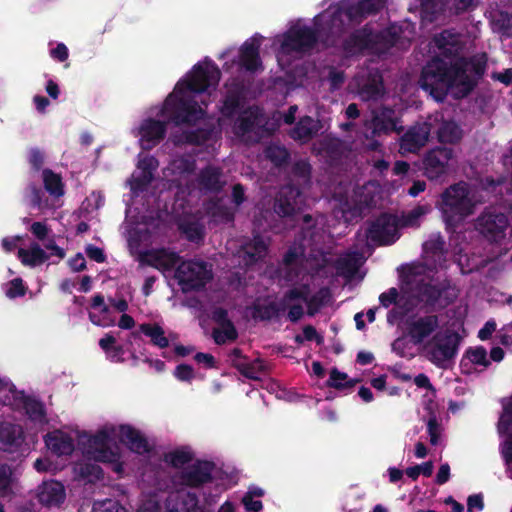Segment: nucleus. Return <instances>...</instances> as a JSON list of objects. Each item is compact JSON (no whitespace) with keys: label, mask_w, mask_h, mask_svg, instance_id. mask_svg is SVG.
<instances>
[{"label":"nucleus","mask_w":512,"mask_h":512,"mask_svg":"<svg viewBox=\"0 0 512 512\" xmlns=\"http://www.w3.org/2000/svg\"><path fill=\"white\" fill-rule=\"evenodd\" d=\"M220 76L221 72L213 61H207L205 66L196 64L189 80L178 82L174 91L167 96L160 115L167 116L177 126L195 124L203 118L205 112L197 101L186 96V91L205 92L210 86L218 84Z\"/></svg>","instance_id":"1"},{"label":"nucleus","mask_w":512,"mask_h":512,"mask_svg":"<svg viewBox=\"0 0 512 512\" xmlns=\"http://www.w3.org/2000/svg\"><path fill=\"white\" fill-rule=\"evenodd\" d=\"M419 85L436 101H444L448 95V62L439 56L433 57L423 67Z\"/></svg>","instance_id":"2"},{"label":"nucleus","mask_w":512,"mask_h":512,"mask_svg":"<svg viewBox=\"0 0 512 512\" xmlns=\"http://www.w3.org/2000/svg\"><path fill=\"white\" fill-rule=\"evenodd\" d=\"M384 40L388 46L396 43L395 35L390 32L374 33L371 29L362 27L344 39L342 49L347 56H355L362 54L365 50L375 49L376 44Z\"/></svg>","instance_id":"3"},{"label":"nucleus","mask_w":512,"mask_h":512,"mask_svg":"<svg viewBox=\"0 0 512 512\" xmlns=\"http://www.w3.org/2000/svg\"><path fill=\"white\" fill-rule=\"evenodd\" d=\"M175 278L184 291H199L212 279V272L206 262L188 260L179 263Z\"/></svg>","instance_id":"4"},{"label":"nucleus","mask_w":512,"mask_h":512,"mask_svg":"<svg viewBox=\"0 0 512 512\" xmlns=\"http://www.w3.org/2000/svg\"><path fill=\"white\" fill-rule=\"evenodd\" d=\"M318 39V29L306 25H296L290 27L283 35L281 48L287 54L292 52L307 53L316 46Z\"/></svg>","instance_id":"5"},{"label":"nucleus","mask_w":512,"mask_h":512,"mask_svg":"<svg viewBox=\"0 0 512 512\" xmlns=\"http://www.w3.org/2000/svg\"><path fill=\"white\" fill-rule=\"evenodd\" d=\"M365 236L377 246L393 244L399 238L397 217L389 213L380 214L368 223Z\"/></svg>","instance_id":"6"},{"label":"nucleus","mask_w":512,"mask_h":512,"mask_svg":"<svg viewBox=\"0 0 512 512\" xmlns=\"http://www.w3.org/2000/svg\"><path fill=\"white\" fill-rule=\"evenodd\" d=\"M478 194V189H468L465 183L450 187V222L471 214L474 206L482 201L483 196Z\"/></svg>","instance_id":"7"},{"label":"nucleus","mask_w":512,"mask_h":512,"mask_svg":"<svg viewBox=\"0 0 512 512\" xmlns=\"http://www.w3.org/2000/svg\"><path fill=\"white\" fill-rule=\"evenodd\" d=\"M476 228L489 241L501 243L506 239L509 224L503 213L495 208H490L478 218Z\"/></svg>","instance_id":"8"},{"label":"nucleus","mask_w":512,"mask_h":512,"mask_svg":"<svg viewBox=\"0 0 512 512\" xmlns=\"http://www.w3.org/2000/svg\"><path fill=\"white\" fill-rule=\"evenodd\" d=\"M306 192L295 185L285 184L275 198L273 209L280 217H288L300 211L306 204Z\"/></svg>","instance_id":"9"},{"label":"nucleus","mask_w":512,"mask_h":512,"mask_svg":"<svg viewBox=\"0 0 512 512\" xmlns=\"http://www.w3.org/2000/svg\"><path fill=\"white\" fill-rule=\"evenodd\" d=\"M215 464L208 460H196L178 474L179 483L189 488H201L214 480Z\"/></svg>","instance_id":"10"},{"label":"nucleus","mask_w":512,"mask_h":512,"mask_svg":"<svg viewBox=\"0 0 512 512\" xmlns=\"http://www.w3.org/2000/svg\"><path fill=\"white\" fill-rule=\"evenodd\" d=\"M432 132L430 122H417L410 126L399 139V152L402 155L418 153L428 142Z\"/></svg>","instance_id":"11"},{"label":"nucleus","mask_w":512,"mask_h":512,"mask_svg":"<svg viewBox=\"0 0 512 512\" xmlns=\"http://www.w3.org/2000/svg\"><path fill=\"white\" fill-rule=\"evenodd\" d=\"M479 67H476L472 62L461 58L454 64L450 58V90L459 86V93L457 96L466 95L474 85V79L479 74Z\"/></svg>","instance_id":"12"},{"label":"nucleus","mask_w":512,"mask_h":512,"mask_svg":"<svg viewBox=\"0 0 512 512\" xmlns=\"http://www.w3.org/2000/svg\"><path fill=\"white\" fill-rule=\"evenodd\" d=\"M3 405L21 406L32 421H43L46 417L44 404L32 396L25 395L24 391L16 389L15 385L10 386V393L4 395Z\"/></svg>","instance_id":"13"},{"label":"nucleus","mask_w":512,"mask_h":512,"mask_svg":"<svg viewBox=\"0 0 512 512\" xmlns=\"http://www.w3.org/2000/svg\"><path fill=\"white\" fill-rule=\"evenodd\" d=\"M329 298V288L322 287L315 294L310 296V289L308 285H302L300 288H291L284 294V301H304L307 305V315L311 317L320 311Z\"/></svg>","instance_id":"14"},{"label":"nucleus","mask_w":512,"mask_h":512,"mask_svg":"<svg viewBox=\"0 0 512 512\" xmlns=\"http://www.w3.org/2000/svg\"><path fill=\"white\" fill-rule=\"evenodd\" d=\"M423 258L430 270L446 269L447 253L445 240L440 233H432L423 245Z\"/></svg>","instance_id":"15"},{"label":"nucleus","mask_w":512,"mask_h":512,"mask_svg":"<svg viewBox=\"0 0 512 512\" xmlns=\"http://www.w3.org/2000/svg\"><path fill=\"white\" fill-rule=\"evenodd\" d=\"M499 433L504 437L501 453L505 460L508 476L512 479V398L504 404V412L498 425Z\"/></svg>","instance_id":"16"},{"label":"nucleus","mask_w":512,"mask_h":512,"mask_svg":"<svg viewBox=\"0 0 512 512\" xmlns=\"http://www.w3.org/2000/svg\"><path fill=\"white\" fill-rule=\"evenodd\" d=\"M140 260L143 264L160 271H170L176 265H179L180 256L177 252L166 248H159L143 252Z\"/></svg>","instance_id":"17"},{"label":"nucleus","mask_w":512,"mask_h":512,"mask_svg":"<svg viewBox=\"0 0 512 512\" xmlns=\"http://www.w3.org/2000/svg\"><path fill=\"white\" fill-rule=\"evenodd\" d=\"M167 132V122L147 118L139 128L141 147L150 150L162 141Z\"/></svg>","instance_id":"18"},{"label":"nucleus","mask_w":512,"mask_h":512,"mask_svg":"<svg viewBox=\"0 0 512 512\" xmlns=\"http://www.w3.org/2000/svg\"><path fill=\"white\" fill-rule=\"evenodd\" d=\"M197 184L204 193L219 194L226 185L221 167L206 165L197 175Z\"/></svg>","instance_id":"19"},{"label":"nucleus","mask_w":512,"mask_h":512,"mask_svg":"<svg viewBox=\"0 0 512 512\" xmlns=\"http://www.w3.org/2000/svg\"><path fill=\"white\" fill-rule=\"evenodd\" d=\"M118 438L130 451L138 455L148 454L152 450L147 438L138 429L129 424L119 426Z\"/></svg>","instance_id":"20"},{"label":"nucleus","mask_w":512,"mask_h":512,"mask_svg":"<svg viewBox=\"0 0 512 512\" xmlns=\"http://www.w3.org/2000/svg\"><path fill=\"white\" fill-rule=\"evenodd\" d=\"M36 497L43 507L58 508L66 498L65 488L59 481H44L38 486Z\"/></svg>","instance_id":"21"},{"label":"nucleus","mask_w":512,"mask_h":512,"mask_svg":"<svg viewBox=\"0 0 512 512\" xmlns=\"http://www.w3.org/2000/svg\"><path fill=\"white\" fill-rule=\"evenodd\" d=\"M25 441L22 427L10 422L0 423V451L15 453L20 450Z\"/></svg>","instance_id":"22"},{"label":"nucleus","mask_w":512,"mask_h":512,"mask_svg":"<svg viewBox=\"0 0 512 512\" xmlns=\"http://www.w3.org/2000/svg\"><path fill=\"white\" fill-rule=\"evenodd\" d=\"M261 43L256 39L245 41L239 49V66L248 72H256L262 68L260 58Z\"/></svg>","instance_id":"23"},{"label":"nucleus","mask_w":512,"mask_h":512,"mask_svg":"<svg viewBox=\"0 0 512 512\" xmlns=\"http://www.w3.org/2000/svg\"><path fill=\"white\" fill-rule=\"evenodd\" d=\"M19 491L20 483L15 469L7 463H0V498L11 501Z\"/></svg>","instance_id":"24"},{"label":"nucleus","mask_w":512,"mask_h":512,"mask_svg":"<svg viewBox=\"0 0 512 512\" xmlns=\"http://www.w3.org/2000/svg\"><path fill=\"white\" fill-rule=\"evenodd\" d=\"M243 259L247 265L262 261L268 253V244L260 234H256L241 246Z\"/></svg>","instance_id":"25"},{"label":"nucleus","mask_w":512,"mask_h":512,"mask_svg":"<svg viewBox=\"0 0 512 512\" xmlns=\"http://www.w3.org/2000/svg\"><path fill=\"white\" fill-rule=\"evenodd\" d=\"M438 327V318L435 315L420 317L412 321L408 326V334L414 343H421L425 338L430 336Z\"/></svg>","instance_id":"26"},{"label":"nucleus","mask_w":512,"mask_h":512,"mask_svg":"<svg viewBox=\"0 0 512 512\" xmlns=\"http://www.w3.org/2000/svg\"><path fill=\"white\" fill-rule=\"evenodd\" d=\"M443 290L444 287H439L421 279L416 283L413 293L418 302L423 303L429 309L435 307L442 296Z\"/></svg>","instance_id":"27"},{"label":"nucleus","mask_w":512,"mask_h":512,"mask_svg":"<svg viewBox=\"0 0 512 512\" xmlns=\"http://www.w3.org/2000/svg\"><path fill=\"white\" fill-rule=\"evenodd\" d=\"M423 160L427 177L438 178L445 172L446 165L448 164V149L431 150Z\"/></svg>","instance_id":"28"},{"label":"nucleus","mask_w":512,"mask_h":512,"mask_svg":"<svg viewBox=\"0 0 512 512\" xmlns=\"http://www.w3.org/2000/svg\"><path fill=\"white\" fill-rule=\"evenodd\" d=\"M44 440L47 448L57 456L71 455L74 451L72 437L62 431L48 433Z\"/></svg>","instance_id":"29"},{"label":"nucleus","mask_w":512,"mask_h":512,"mask_svg":"<svg viewBox=\"0 0 512 512\" xmlns=\"http://www.w3.org/2000/svg\"><path fill=\"white\" fill-rule=\"evenodd\" d=\"M322 150L326 162L332 167L340 166L344 159L350 154V149L347 144L341 139H329L323 143Z\"/></svg>","instance_id":"30"},{"label":"nucleus","mask_w":512,"mask_h":512,"mask_svg":"<svg viewBox=\"0 0 512 512\" xmlns=\"http://www.w3.org/2000/svg\"><path fill=\"white\" fill-rule=\"evenodd\" d=\"M17 257L22 265L31 268L42 265L49 259V255L37 242H32L28 249L19 248Z\"/></svg>","instance_id":"31"},{"label":"nucleus","mask_w":512,"mask_h":512,"mask_svg":"<svg viewBox=\"0 0 512 512\" xmlns=\"http://www.w3.org/2000/svg\"><path fill=\"white\" fill-rule=\"evenodd\" d=\"M244 98L243 86L235 84L231 86L223 99L221 113L227 118L233 117L239 110Z\"/></svg>","instance_id":"32"},{"label":"nucleus","mask_w":512,"mask_h":512,"mask_svg":"<svg viewBox=\"0 0 512 512\" xmlns=\"http://www.w3.org/2000/svg\"><path fill=\"white\" fill-rule=\"evenodd\" d=\"M287 302L284 301L283 297L279 303L275 301L268 304L254 303L252 306V317L261 321H270L278 318L280 313L286 310Z\"/></svg>","instance_id":"33"},{"label":"nucleus","mask_w":512,"mask_h":512,"mask_svg":"<svg viewBox=\"0 0 512 512\" xmlns=\"http://www.w3.org/2000/svg\"><path fill=\"white\" fill-rule=\"evenodd\" d=\"M311 165L304 160L294 163L291 170L289 185H295L303 191H307L311 186Z\"/></svg>","instance_id":"34"},{"label":"nucleus","mask_w":512,"mask_h":512,"mask_svg":"<svg viewBox=\"0 0 512 512\" xmlns=\"http://www.w3.org/2000/svg\"><path fill=\"white\" fill-rule=\"evenodd\" d=\"M319 131L318 121L310 116H304L299 119L290 135L295 140L308 141L317 135Z\"/></svg>","instance_id":"35"},{"label":"nucleus","mask_w":512,"mask_h":512,"mask_svg":"<svg viewBox=\"0 0 512 512\" xmlns=\"http://www.w3.org/2000/svg\"><path fill=\"white\" fill-rule=\"evenodd\" d=\"M139 331L150 338L151 344L161 349L169 346V339L165 336L164 329L158 323H142Z\"/></svg>","instance_id":"36"},{"label":"nucleus","mask_w":512,"mask_h":512,"mask_svg":"<svg viewBox=\"0 0 512 512\" xmlns=\"http://www.w3.org/2000/svg\"><path fill=\"white\" fill-rule=\"evenodd\" d=\"M360 382L358 378H349L347 373L339 371L337 368H332L330 371L329 379L326 386L334 388L339 391L353 388Z\"/></svg>","instance_id":"37"},{"label":"nucleus","mask_w":512,"mask_h":512,"mask_svg":"<svg viewBox=\"0 0 512 512\" xmlns=\"http://www.w3.org/2000/svg\"><path fill=\"white\" fill-rule=\"evenodd\" d=\"M42 178L45 190L54 197H60L64 194V185L60 175L46 168L42 171Z\"/></svg>","instance_id":"38"},{"label":"nucleus","mask_w":512,"mask_h":512,"mask_svg":"<svg viewBox=\"0 0 512 512\" xmlns=\"http://www.w3.org/2000/svg\"><path fill=\"white\" fill-rule=\"evenodd\" d=\"M454 262L458 265L463 274L470 273L486 264V261L480 260L478 257H470L467 253H463V249H460L459 252L454 255Z\"/></svg>","instance_id":"39"},{"label":"nucleus","mask_w":512,"mask_h":512,"mask_svg":"<svg viewBox=\"0 0 512 512\" xmlns=\"http://www.w3.org/2000/svg\"><path fill=\"white\" fill-rule=\"evenodd\" d=\"M164 460L173 468H181L193 460V453L186 449H175L166 453Z\"/></svg>","instance_id":"40"},{"label":"nucleus","mask_w":512,"mask_h":512,"mask_svg":"<svg viewBox=\"0 0 512 512\" xmlns=\"http://www.w3.org/2000/svg\"><path fill=\"white\" fill-rule=\"evenodd\" d=\"M423 19L433 22L437 19V13L445 7L447 0H419Z\"/></svg>","instance_id":"41"},{"label":"nucleus","mask_w":512,"mask_h":512,"mask_svg":"<svg viewBox=\"0 0 512 512\" xmlns=\"http://www.w3.org/2000/svg\"><path fill=\"white\" fill-rule=\"evenodd\" d=\"M265 156L268 160H270L275 166H282L288 163L290 159V154L288 150L280 145H269L265 149Z\"/></svg>","instance_id":"42"},{"label":"nucleus","mask_w":512,"mask_h":512,"mask_svg":"<svg viewBox=\"0 0 512 512\" xmlns=\"http://www.w3.org/2000/svg\"><path fill=\"white\" fill-rule=\"evenodd\" d=\"M212 337L218 345H223L227 341H235L238 338V332L233 322H228L222 326V329H213Z\"/></svg>","instance_id":"43"},{"label":"nucleus","mask_w":512,"mask_h":512,"mask_svg":"<svg viewBox=\"0 0 512 512\" xmlns=\"http://www.w3.org/2000/svg\"><path fill=\"white\" fill-rule=\"evenodd\" d=\"M179 229L185 235L186 239L190 242L199 244L204 240V229L199 223H183L179 226Z\"/></svg>","instance_id":"44"},{"label":"nucleus","mask_w":512,"mask_h":512,"mask_svg":"<svg viewBox=\"0 0 512 512\" xmlns=\"http://www.w3.org/2000/svg\"><path fill=\"white\" fill-rule=\"evenodd\" d=\"M213 129L197 128L184 132L185 142L191 145H204L212 137Z\"/></svg>","instance_id":"45"},{"label":"nucleus","mask_w":512,"mask_h":512,"mask_svg":"<svg viewBox=\"0 0 512 512\" xmlns=\"http://www.w3.org/2000/svg\"><path fill=\"white\" fill-rule=\"evenodd\" d=\"M241 375L248 379L258 380L260 374L264 370V363L261 359H255L253 361H248V359L242 364L241 367L237 369Z\"/></svg>","instance_id":"46"},{"label":"nucleus","mask_w":512,"mask_h":512,"mask_svg":"<svg viewBox=\"0 0 512 512\" xmlns=\"http://www.w3.org/2000/svg\"><path fill=\"white\" fill-rule=\"evenodd\" d=\"M111 442V436L107 430H99L96 434L92 435L88 439V449L87 453L92 454V452L97 451Z\"/></svg>","instance_id":"47"},{"label":"nucleus","mask_w":512,"mask_h":512,"mask_svg":"<svg viewBox=\"0 0 512 512\" xmlns=\"http://www.w3.org/2000/svg\"><path fill=\"white\" fill-rule=\"evenodd\" d=\"M361 93L367 99H378L383 94L382 79L373 78L368 80L362 86Z\"/></svg>","instance_id":"48"},{"label":"nucleus","mask_w":512,"mask_h":512,"mask_svg":"<svg viewBox=\"0 0 512 512\" xmlns=\"http://www.w3.org/2000/svg\"><path fill=\"white\" fill-rule=\"evenodd\" d=\"M469 361L480 367H487L489 365V359L487 356V351L483 347H475L471 348L467 351L464 361Z\"/></svg>","instance_id":"49"},{"label":"nucleus","mask_w":512,"mask_h":512,"mask_svg":"<svg viewBox=\"0 0 512 512\" xmlns=\"http://www.w3.org/2000/svg\"><path fill=\"white\" fill-rule=\"evenodd\" d=\"M384 6V0H361L358 2L356 10L359 15L367 16L378 13Z\"/></svg>","instance_id":"50"},{"label":"nucleus","mask_w":512,"mask_h":512,"mask_svg":"<svg viewBox=\"0 0 512 512\" xmlns=\"http://www.w3.org/2000/svg\"><path fill=\"white\" fill-rule=\"evenodd\" d=\"M428 208L423 205H418L412 210L408 211L402 216V226L404 227H416L419 226V219L425 215Z\"/></svg>","instance_id":"51"},{"label":"nucleus","mask_w":512,"mask_h":512,"mask_svg":"<svg viewBox=\"0 0 512 512\" xmlns=\"http://www.w3.org/2000/svg\"><path fill=\"white\" fill-rule=\"evenodd\" d=\"M91 456L94 460L103 463L117 462L120 459L118 448L113 449L110 447V444L92 452Z\"/></svg>","instance_id":"52"},{"label":"nucleus","mask_w":512,"mask_h":512,"mask_svg":"<svg viewBox=\"0 0 512 512\" xmlns=\"http://www.w3.org/2000/svg\"><path fill=\"white\" fill-rule=\"evenodd\" d=\"M466 314V308L462 307L458 312V317L453 323V329H450V345L457 343L466 336V331L463 326V318Z\"/></svg>","instance_id":"53"},{"label":"nucleus","mask_w":512,"mask_h":512,"mask_svg":"<svg viewBox=\"0 0 512 512\" xmlns=\"http://www.w3.org/2000/svg\"><path fill=\"white\" fill-rule=\"evenodd\" d=\"M441 336L442 339L440 343H436L438 336H435L433 339L434 346L432 348V355L436 359L448 361V330H443Z\"/></svg>","instance_id":"54"},{"label":"nucleus","mask_w":512,"mask_h":512,"mask_svg":"<svg viewBox=\"0 0 512 512\" xmlns=\"http://www.w3.org/2000/svg\"><path fill=\"white\" fill-rule=\"evenodd\" d=\"M44 192L35 183H30L25 190V199L32 208H40Z\"/></svg>","instance_id":"55"},{"label":"nucleus","mask_w":512,"mask_h":512,"mask_svg":"<svg viewBox=\"0 0 512 512\" xmlns=\"http://www.w3.org/2000/svg\"><path fill=\"white\" fill-rule=\"evenodd\" d=\"M154 176L151 172L140 170L139 175L134 176L131 182V189L135 192H143L151 184Z\"/></svg>","instance_id":"56"},{"label":"nucleus","mask_w":512,"mask_h":512,"mask_svg":"<svg viewBox=\"0 0 512 512\" xmlns=\"http://www.w3.org/2000/svg\"><path fill=\"white\" fill-rule=\"evenodd\" d=\"M433 468V463L431 461H427L420 465L408 467L405 472L409 478L412 480H417L421 474L425 477L431 476L433 473Z\"/></svg>","instance_id":"57"},{"label":"nucleus","mask_w":512,"mask_h":512,"mask_svg":"<svg viewBox=\"0 0 512 512\" xmlns=\"http://www.w3.org/2000/svg\"><path fill=\"white\" fill-rule=\"evenodd\" d=\"M182 504L183 508H187V512H199V499L196 493L186 492L176 496Z\"/></svg>","instance_id":"58"},{"label":"nucleus","mask_w":512,"mask_h":512,"mask_svg":"<svg viewBox=\"0 0 512 512\" xmlns=\"http://www.w3.org/2000/svg\"><path fill=\"white\" fill-rule=\"evenodd\" d=\"M27 287L22 278L17 277L9 282V288L6 290V296L10 299L22 297L26 294Z\"/></svg>","instance_id":"59"},{"label":"nucleus","mask_w":512,"mask_h":512,"mask_svg":"<svg viewBox=\"0 0 512 512\" xmlns=\"http://www.w3.org/2000/svg\"><path fill=\"white\" fill-rule=\"evenodd\" d=\"M431 46L437 48L443 57L448 58V29L436 34L431 41Z\"/></svg>","instance_id":"60"},{"label":"nucleus","mask_w":512,"mask_h":512,"mask_svg":"<svg viewBox=\"0 0 512 512\" xmlns=\"http://www.w3.org/2000/svg\"><path fill=\"white\" fill-rule=\"evenodd\" d=\"M256 125V119L252 115L240 116L236 122V130L240 135H246L252 132Z\"/></svg>","instance_id":"61"},{"label":"nucleus","mask_w":512,"mask_h":512,"mask_svg":"<svg viewBox=\"0 0 512 512\" xmlns=\"http://www.w3.org/2000/svg\"><path fill=\"white\" fill-rule=\"evenodd\" d=\"M173 375L183 382H191L195 377L193 367L185 363L177 365Z\"/></svg>","instance_id":"62"},{"label":"nucleus","mask_w":512,"mask_h":512,"mask_svg":"<svg viewBox=\"0 0 512 512\" xmlns=\"http://www.w3.org/2000/svg\"><path fill=\"white\" fill-rule=\"evenodd\" d=\"M427 431L432 445H436L440 436V424L436 416H431L427 423Z\"/></svg>","instance_id":"63"},{"label":"nucleus","mask_w":512,"mask_h":512,"mask_svg":"<svg viewBox=\"0 0 512 512\" xmlns=\"http://www.w3.org/2000/svg\"><path fill=\"white\" fill-rule=\"evenodd\" d=\"M97 512H127V510L118 501L107 499L99 504Z\"/></svg>","instance_id":"64"}]
</instances>
